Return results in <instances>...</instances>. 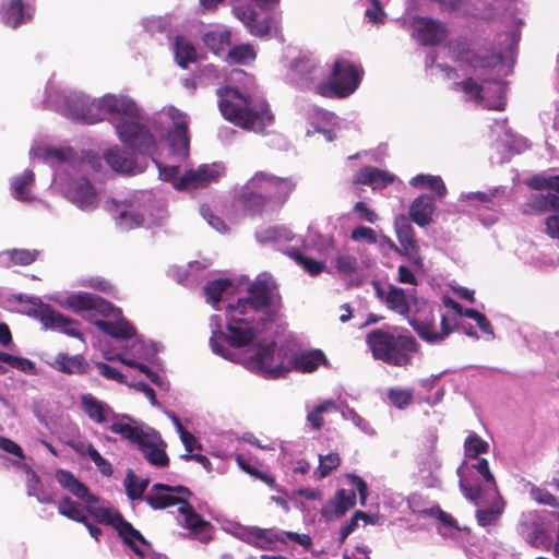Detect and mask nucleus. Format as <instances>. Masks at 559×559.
I'll list each match as a JSON object with an SVG mask.
<instances>
[{
	"label": "nucleus",
	"mask_w": 559,
	"mask_h": 559,
	"mask_svg": "<svg viewBox=\"0 0 559 559\" xmlns=\"http://www.w3.org/2000/svg\"><path fill=\"white\" fill-rule=\"evenodd\" d=\"M559 207V195L548 192L547 194L535 193L527 202L522 204L521 212L524 215L546 213Z\"/></svg>",
	"instance_id": "cd10ccee"
},
{
	"label": "nucleus",
	"mask_w": 559,
	"mask_h": 559,
	"mask_svg": "<svg viewBox=\"0 0 559 559\" xmlns=\"http://www.w3.org/2000/svg\"><path fill=\"white\" fill-rule=\"evenodd\" d=\"M95 326L102 332L116 340H129L135 335V328L124 318L115 322L97 320L94 322Z\"/></svg>",
	"instance_id": "7c9ffc66"
},
{
	"label": "nucleus",
	"mask_w": 559,
	"mask_h": 559,
	"mask_svg": "<svg viewBox=\"0 0 559 559\" xmlns=\"http://www.w3.org/2000/svg\"><path fill=\"white\" fill-rule=\"evenodd\" d=\"M503 60L500 52L491 50L476 51L472 53L466 64L474 70H492Z\"/></svg>",
	"instance_id": "f704fd0d"
},
{
	"label": "nucleus",
	"mask_w": 559,
	"mask_h": 559,
	"mask_svg": "<svg viewBox=\"0 0 559 559\" xmlns=\"http://www.w3.org/2000/svg\"><path fill=\"white\" fill-rule=\"evenodd\" d=\"M67 305L74 312L95 311L103 317H109L116 310L111 302L92 293L72 294L67 298Z\"/></svg>",
	"instance_id": "aec40b11"
},
{
	"label": "nucleus",
	"mask_w": 559,
	"mask_h": 559,
	"mask_svg": "<svg viewBox=\"0 0 559 559\" xmlns=\"http://www.w3.org/2000/svg\"><path fill=\"white\" fill-rule=\"evenodd\" d=\"M234 14L247 27L251 22H257L258 13L249 5H238L234 8Z\"/></svg>",
	"instance_id": "774afa93"
},
{
	"label": "nucleus",
	"mask_w": 559,
	"mask_h": 559,
	"mask_svg": "<svg viewBox=\"0 0 559 559\" xmlns=\"http://www.w3.org/2000/svg\"><path fill=\"white\" fill-rule=\"evenodd\" d=\"M224 173V167L219 164H203L197 169H190L182 175L175 188L177 190L203 188L212 182H216Z\"/></svg>",
	"instance_id": "4468645a"
},
{
	"label": "nucleus",
	"mask_w": 559,
	"mask_h": 559,
	"mask_svg": "<svg viewBox=\"0 0 559 559\" xmlns=\"http://www.w3.org/2000/svg\"><path fill=\"white\" fill-rule=\"evenodd\" d=\"M334 267L342 277H349L359 269L358 259L348 252L338 251L334 259Z\"/></svg>",
	"instance_id": "37998d69"
},
{
	"label": "nucleus",
	"mask_w": 559,
	"mask_h": 559,
	"mask_svg": "<svg viewBox=\"0 0 559 559\" xmlns=\"http://www.w3.org/2000/svg\"><path fill=\"white\" fill-rule=\"evenodd\" d=\"M393 180L394 177L390 173L370 166L361 168L354 177L355 183L367 185L372 189L385 188Z\"/></svg>",
	"instance_id": "c85d7f7f"
},
{
	"label": "nucleus",
	"mask_w": 559,
	"mask_h": 559,
	"mask_svg": "<svg viewBox=\"0 0 559 559\" xmlns=\"http://www.w3.org/2000/svg\"><path fill=\"white\" fill-rule=\"evenodd\" d=\"M504 503L496 501L491 507L478 510L476 513L477 523L483 526H489L498 523L503 513Z\"/></svg>",
	"instance_id": "49530a36"
},
{
	"label": "nucleus",
	"mask_w": 559,
	"mask_h": 559,
	"mask_svg": "<svg viewBox=\"0 0 559 559\" xmlns=\"http://www.w3.org/2000/svg\"><path fill=\"white\" fill-rule=\"evenodd\" d=\"M388 397L395 407L403 409L412 403L413 393L411 390L391 389Z\"/></svg>",
	"instance_id": "4d7b16f0"
},
{
	"label": "nucleus",
	"mask_w": 559,
	"mask_h": 559,
	"mask_svg": "<svg viewBox=\"0 0 559 559\" xmlns=\"http://www.w3.org/2000/svg\"><path fill=\"white\" fill-rule=\"evenodd\" d=\"M372 286L377 297L384 302L390 310L404 317L408 314L409 304L403 288L393 284H389L386 288H384L378 281H373Z\"/></svg>",
	"instance_id": "412c9836"
},
{
	"label": "nucleus",
	"mask_w": 559,
	"mask_h": 559,
	"mask_svg": "<svg viewBox=\"0 0 559 559\" xmlns=\"http://www.w3.org/2000/svg\"><path fill=\"white\" fill-rule=\"evenodd\" d=\"M409 323L419 337L427 343H440L444 341L457 326V320H449L445 314H442L440 318V330H438L433 317L424 320H413Z\"/></svg>",
	"instance_id": "2eb2a0df"
},
{
	"label": "nucleus",
	"mask_w": 559,
	"mask_h": 559,
	"mask_svg": "<svg viewBox=\"0 0 559 559\" xmlns=\"http://www.w3.org/2000/svg\"><path fill=\"white\" fill-rule=\"evenodd\" d=\"M276 342L260 344L254 353L243 359V365L250 371L261 374L266 379L285 378L290 369L281 357L275 356Z\"/></svg>",
	"instance_id": "0eeeda50"
},
{
	"label": "nucleus",
	"mask_w": 559,
	"mask_h": 559,
	"mask_svg": "<svg viewBox=\"0 0 559 559\" xmlns=\"http://www.w3.org/2000/svg\"><path fill=\"white\" fill-rule=\"evenodd\" d=\"M178 512L183 516L181 525L189 531V537L195 538L202 544L212 540L213 525L194 510L189 500L179 507Z\"/></svg>",
	"instance_id": "dca6fc26"
},
{
	"label": "nucleus",
	"mask_w": 559,
	"mask_h": 559,
	"mask_svg": "<svg viewBox=\"0 0 559 559\" xmlns=\"http://www.w3.org/2000/svg\"><path fill=\"white\" fill-rule=\"evenodd\" d=\"M366 343L372 357L394 367H407L413 356L418 352L416 338L405 331L392 326L389 329H373L366 335Z\"/></svg>",
	"instance_id": "20e7f679"
},
{
	"label": "nucleus",
	"mask_w": 559,
	"mask_h": 559,
	"mask_svg": "<svg viewBox=\"0 0 559 559\" xmlns=\"http://www.w3.org/2000/svg\"><path fill=\"white\" fill-rule=\"evenodd\" d=\"M518 532L530 545L534 547H538L539 538L544 535L543 526L536 520H521L518 525Z\"/></svg>",
	"instance_id": "a19ab883"
},
{
	"label": "nucleus",
	"mask_w": 559,
	"mask_h": 559,
	"mask_svg": "<svg viewBox=\"0 0 559 559\" xmlns=\"http://www.w3.org/2000/svg\"><path fill=\"white\" fill-rule=\"evenodd\" d=\"M350 237L355 241L365 240L368 243L377 242V235L374 230L366 226H357L352 230Z\"/></svg>",
	"instance_id": "69168bd1"
},
{
	"label": "nucleus",
	"mask_w": 559,
	"mask_h": 559,
	"mask_svg": "<svg viewBox=\"0 0 559 559\" xmlns=\"http://www.w3.org/2000/svg\"><path fill=\"white\" fill-rule=\"evenodd\" d=\"M67 103L70 115L88 124L102 121L104 115L110 116L120 141L133 152L142 155H153L156 152L155 136L140 122V109L129 96L107 94L97 100L73 96Z\"/></svg>",
	"instance_id": "f257e3e1"
},
{
	"label": "nucleus",
	"mask_w": 559,
	"mask_h": 559,
	"mask_svg": "<svg viewBox=\"0 0 559 559\" xmlns=\"http://www.w3.org/2000/svg\"><path fill=\"white\" fill-rule=\"evenodd\" d=\"M413 36L425 47L442 44L448 37L447 26L439 20L428 16H415L412 20Z\"/></svg>",
	"instance_id": "9b49d317"
},
{
	"label": "nucleus",
	"mask_w": 559,
	"mask_h": 559,
	"mask_svg": "<svg viewBox=\"0 0 559 559\" xmlns=\"http://www.w3.org/2000/svg\"><path fill=\"white\" fill-rule=\"evenodd\" d=\"M34 181L35 175L31 169H26L22 175L14 177L11 183L13 197L19 201H31V188Z\"/></svg>",
	"instance_id": "e433bc0d"
},
{
	"label": "nucleus",
	"mask_w": 559,
	"mask_h": 559,
	"mask_svg": "<svg viewBox=\"0 0 559 559\" xmlns=\"http://www.w3.org/2000/svg\"><path fill=\"white\" fill-rule=\"evenodd\" d=\"M169 116L173 120V128L168 131V141L175 154L186 156L189 153V119L182 111L171 108Z\"/></svg>",
	"instance_id": "f3484780"
},
{
	"label": "nucleus",
	"mask_w": 559,
	"mask_h": 559,
	"mask_svg": "<svg viewBox=\"0 0 559 559\" xmlns=\"http://www.w3.org/2000/svg\"><path fill=\"white\" fill-rule=\"evenodd\" d=\"M191 495L190 489L185 486L156 483L145 495L144 500L153 510H164L174 506L182 507Z\"/></svg>",
	"instance_id": "1a4fd4ad"
},
{
	"label": "nucleus",
	"mask_w": 559,
	"mask_h": 559,
	"mask_svg": "<svg viewBox=\"0 0 559 559\" xmlns=\"http://www.w3.org/2000/svg\"><path fill=\"white\" fill-rule=\"evenodd\" d=\"M68 198L83 210H92L97 205L95 188L86 178L73 181L67 189Z\"/></svg>",
	"instance_id": "393cba45"
},
{
	"label": "nucleus",
	"mask_w": 559,
	"mask_h": 559,
	"mask_svg": "<svg viewBox=\"0 0 559 559\" xmlns=\"http://www.w3.org/2000/svg\"><path fill=\"white\" fill-rule=\"evenodd\" d=\"M34 9L31 5L25 7L22 0H12L5 7L2 19L8 26L16 28L21 24L31 21Z\"/></svg>",
	"instance_id": "c756f323"
},
{
	"label": "nucleus",
	"mask_w": 559,
	"mask_h": 559,
	"mask_svg": "<svg viewBox=\"0 0 559 559\" xmlns=\"http://www.w3.org/2000/svg\"><path fill=\"white\" fill-rule=\"evenodd\" d=\"M87 456L94 462V464L97 466L102 475H112L114 471L111 464L109 463V461L103 457L102 454L95 448H90V454Z\"/></svg>",
	"instance_id": "e2e57ef3"
},
{
	"label": "nucleus",
	"mask_w": 559,
	"mask_h": 559,
	"mask_svg": "<svg viewBox=\"0 0 559 559\" xmlns=\"http://www.w3.org/2000/svg\"><path fill=\"white\" fill-rule=\"evenodd\" d=\"M257 59V51L250 44H240L233 46L227 56L226 62L229 66L240 64L247 66Z\"/></svg>",
	"instance_id": "4c0bfd02"
},
{
	"label": "nucleus",
	"mask_w": 559,
	"mask_h": 559,
	"mask_svg": "<svg viewBox=\"0 0 559 559\" xmlns=\"http://www.w3.org/2000/svg\"><path fill=\"white\" fill-rule=\"evenodd\" d=\"M489 444L481 439L478 435H469L464 442L465 456L469 459H477L479 454L487 453Z\"/></svg>",
	"instance_id": "3c124183"
},
{
	"label": "nucleus",
	"mask_w": 559,
	"mask_h": 559,
	"mask_svg": "<svg viewBox=\"0 0 559 559\" xmlns=\"http://www.w3.org/2000/svg\"><path fill=\"white\" fill-rule=\"evenodd\" d=\"M7 254L12 264L26 266L37 260L39 251L36 249H11L7 251Z\"/></svg>",
	"instance_id": "603ef678"
},
{
	"label": "nucleus",
	"mask_w": 559,
	"mask_h": 559,
	"mask_svg": "<svg viewBox=\"0 0 559 559\" xmlns=\"http://www.w3.org/2000/svg\"><path fill=\"white\" fill-rule=\"evenodd\" d=\"M104 158L110 168L117 173L131 174L135 167V159L118 146L107 150Z\"/></svg>",
	"instance_id": "473e14b6"
},
{
	"label": "nucleus",
	"mask_w": 559,
	"mask_h": 559,
	"mask_svg": "<svg viewBox=\"0 0 559 559\" xmlns=\"http://www.w3.org/2000/svg\"><path fill=\"white\" fill-rule=\"evenodd\" d=\"M341 464V456L337 452H331L326 455H319V466L316 472L318 479L328 477Z\"/></svg>",
	"instance_id": "8fccbe9b"
},
{
	"label": "nucleus",
	"mask_w": 559,
	"mask_h": 559,
	"mask_svg": "<svg viewBox=\"0 0 559 559\" xmlns=\"http://www.w3.org/2000/svg\"><path fill=\"white\" fill-rule=\"evenodd\" d=\"M360 520L368 521L369 520V514L364 512V511L357 510V511L354 512V514L352 515L349 521L346 522L341 527L340 536H338V542L341 544H343L346 540V538L357 528L358 522Z\"/></svg>",
	"instance_id": "864d4df0"
},
{
	"label": "nucleus",
	"mask_w": 559,
	"mask_h": 559,
	"mask_svg": "<svg viewBox=\"0 0 559 559\" xmlns=\"http://www.w3.org/2000/svg\"><path fill=\"white\" fill-rule=\"evenodd\" d=\"M321 365H328V359L321 349H311L296 354L290 360L289 369L302 373H311Z\"/></svg>",
	"instance_id": "bb28decb"
},
{
	"label": "nucleus",
	"mask_w": 559,
	"mask_h": 559,
	"mask_svg": "<svg viewBox=\"0 0 559 559\" xmlns=\"http://www.w3.org/2000/svg\"><path fill=\"white\" fill-rule=\"evenodd\" d=\"M52 366L55 369L69 374L84 373L87 368V362L82 355L69 356L68 354L59 353Z\"/></svg>",
	"instance_id": "c9c22d12"
},
{
	"label": "nucleus",
	"mask_w": 559,
	"mask_h": 559,
	"mask_svg": "<svg viewBox=\"0 0 559 559\" xmlns=\"http://www.w3.org/2000/svg\"><path fill=\"white\" fill-rule=\"evenodd\" d=\"M288 255L311 276L321 274L325 269L322 261L306 257L298 249L289 250Z\"/></svg>",
	"instance_id": "c03bdc74"
},
{
	"label": "nucleus",
	"mask_w": 559,
	"mask_h": 559,
	"mask_svg": "<svg viewBox=\"0 0 559 559\" xmlns=\"http://www.w3.org/2000/svg\"><path fill=\"white\" fill-rule=\"evenodd\" d=\"M91 513L97 522L112 526L118 536L136 556L144 557V552L136 545V542L142 545H150V543L118 510L98 507L92 510Z\"/></svg>",
	"instance_id": "6e6552de"
},
{
	"label": "nucleus",
	"mask_w": 559,
	"mask_h": 559,
	"mask_svg": "<svg viewBox=\"0 0 559 559\" xmlns=\"http://www.w3.org/2000/svg\"><path fill=\"white\" fill-rule=\"evenodd\" d=\"M126 492L130 500H141L144 499V491L139 486L136 481V477L134 473L130 469L127 473L126 477Z\"/></svg>",
	"instance_id": "052dcab7"
},
{
	"label": "nucleus",
	"mask_w": 559,
	"mask_h": 559,
	"mask_svg": "<svg viewBox=\"0 0 559 559\" xmlns=\"http://www.w3.org/2000/svg\"><path fill=\"white\" fill-rule=\"evenodd\" d=\"M319 62L311 53H300L292 62L293 72L301 80L313 82L318 79Z\"/></svg>",
	"instance_id": "2f4dec72"
},
{
	"label": "nucleus",
	"mask_w": 559,
	"mask_h": 559,
	"mask_svg": "<svg viewBox=\"0 0 559 559\" xmlns=\"http://www.w3.org/2000/svg\"><path fill=\"white\" fill-rule=\"evenodd\" d=\"M95 366L98 369V372L104 378H106L108 380H114V381H117V382L123 383V384L127 383L126 376L122 372H120L118 369H116L115 367H111L110 365H108L106 362H102V361L96 362Z\"/></svg>",
	"instance_id": "680f3d73"
},
{
	"label": "nucleus",
	"mask_w": 559,
	"mask_h": 559,
	"mask_svg": "<svg viewBox=\"0 0 559 559\" xmlns=\"http://www.w3.org/2000/svg\"><path fill=\"white\" fill-rule=\"evenodd\" d=\"M175 58L179 67L187 69L189 63L197 60L194 46L183 36L175 38Z\"/></svg>",
	"instance_id": "58836bf2"
},
{
	"label": "nucleus",
	"mask_w": 559,
	"mask_h": 559,
	"mask_svg": "<svg viewBox=\"0 0 559 559\" xmlns=\"http://www.w3.org/2000/svg\"><path fill=\"white\" fill-rule=\"evenodd\" d=\"M347 479L349 480L350 485L354 486L359 495V501L361 506L366 504L367 497H368V485L367 483L358 475L356 474H348Z\"/></svg>",
	"instance_id": "338daca9"
},
{
	"label": "nucleus",
	"mask_w": 559,
	"mask_h": 559,
	"mask_svg": "<svg viewBox=\"0 0 559 559\" xmlns=\"http://www.w3.org/2000/svg\"><path fill=\"white\" fill-rule=\"evenodd\" d=\"M364 69L347 58L334 60L329 79L316 86V93L325 98H346L360 85Z\"/></svg>",
	"instance_id": "39448f33"
},
{
	"label": "nucleus",
	"mask_w": 559,
	"mask_h": 559,
	"mask_svg": "<svg viewBox=\"0 0 559 559\" xmlns=\"http://www.w3.org/2000/svg\"><path fill=\"white\" fill-rule=\"evenodd\" d=\"M335 408L336 403L333 400L323 401L308 413L306 418L308 425L314 430H320L324 426L323 413Z\"/></svg>",
	"instance_id": "de8ad7c7"
},
{
	"label": "nucleus",
	"mask_w": 559,
	"mask_h": 559,
	"mask_svg": "<svg viewBox=\"0 0 559 559\" xmlns=\"http://www.w3.org/2000/svg\"><path fill=\"white\" fill-rule=\"evenodd\" d=\"M118 223L126 229H133L143 225L144 216L139 212L122 211L118 215Z\"/></svg>",
	"instance_id": "bf43d9fd"
},
{
	"label": "nucleus",
	"mask_w": 559,
	"mask_h": 559,
	"mask_svg": "<svg viewBox=\"0 0 559 559\" xmlns=\"http://www.w3.org/2000/svg\"><path fill=\"white\" fill-rule=\"evenodd\" d=\"M394 228L400 247L394 243L391 247L401 255L407 257L414 265L421 267L424 262L420 255V248L409 218L404 214L397 215L394 219Z\"/></svg>",
	"instance_id": "9d476101"
},
{
	"label": "nucleus",
	"mask_w": 559,
	"mask_h": 559,
	"mask_svg": "<svg viewBox=\"0 0 559 559\" xmlns=\"http://www.w3.org/2000/svg\"><path fill=\"white\" fill-rule=\"evenodd\" d=\"M231 285L227 278H218L209 282L204 288V295L207 302L216 305L221 301L223 293Z\"/></svg>",
	"instance_id": "09e8293b"
},
{
	"label": "nucleus",
	"mask_w": 559,
	"mask_h": 559,
	"mask_svg": "<svg viewBox=\"0 0 559 559\" xmlns=\"http://www.w3.org/2000/svg\"><path fill=\"white\" fill-rule=\"evenodd\" d=\"M218 107L223 117L235 126L255 133H263L273 124L274 115L264 99L242 95L238 90H217Z\"/></svg>",
	"instance_id": "f03ea898"
},
{
	"label": "nucleus",
	"mask_w": 559,
	"mask_h": 559,
	"mask_svg": "<svg viewBox=\"0 0 559 559\" xmlns=\"http://www.w3.org/2000/svg\"><path fill=\"white\" fill-rule=\"evenodd\" d=\"M55 479L59 486L86 503H96L98 497L93 495L88 487L82 483L72 472L58 468L55 472Z\"/></svg>",
	"instance_id": "4be33fe9"
},
{
	"label": "nucleus",
	"mask_w": 559,
	"mask_h": 559,
	"mask_svg": "<svg viewBox=\"0 0 559 559\" xmlns=\"http://www.w3.org/2000/svg\"><path fill=\"white\" fill-rule=\"evenodd\" d=\"M138 448L151 465L155 467H166L169 465V457L165 451L166 443L154 429L146 431Z\"/></svg>",
	"instance_id": "a211bd4d"
},
{
	"label": "nucleus",
	"mask_w": 559,
	"mask_h": 559,
	"mask_svg": "<svg viewBox=\"0 0 559 559\" xmlns=\"http://www.w3.org/2000/svg\"><path fill=\"white\" fill-rule=\"evenodd\" d=\"M531 498L538 504H544L552 508H559L557 498L544 488L532 486L530 489Z\"/></svg>",
	"instance_id": "6e6d98bb"
},
{
	"label": "nucleus",
	"mask_w": 559,
	"mask_h": 559,
	"mask_svg": "<svg viewBox=\"0 0 559 559\" xmlns=\"http://www.w3.org/2000/svg\"><path fill=\"white\" fill-rule=\"evenodd\" d=\"M450 50L459 61L466 64L475 49L471 48V45L466 39H457L451 43Z\"/></svg>",
	"instance_id": "13d9d810"
},
{
	"label": "nucleus",
	"mask_w": 559,
	"mask_h": 559,
	"mask_svg": "<svg viewBox=\"0 0 559 559\" xmlns=\"http://www.w3.org/2000/svg\"><path fill=\"white\" fill-rule=\"evenodd\" d=\"M205 46L213 51L215 55H219L226 45L230 43L229 31H212L207 32L203 36Z\"/></svg>",
	"instance_id": "a18cd8bd"
},
{
	"label": "nucleus",
	"mask_w": 559,
	"mask_h": 559,
	"mask_svg": "<svg viewBox=\"0 0 559 559\" xmlns=\"http://www.w3.org/2000/svg\"><path fill=\"white\" fill-rule=\"evenodd\" d=\"M121 418L127 419L129 423L114 421L109 426V430L138 445L147 430L130 425V423H134V420L128 415H122Z\"/></svg>",
	"instance_id": "72a5a7b5"
},
{
	"label": "nucleus",
	"mask_w": 559,
	"mask_h": 559,
	"mask_svg": "<svg viewBox=\"0 0 559 559\" xmlns=\"http://www.w3.org/2000/svg\"><path fill=\"white\" fill-rule=\"evenodd\" d=\"M409 185L415 188L430 189V190L435 191V193L439 198H443L448 192L443 180L439 176L417 175L411 179Z\"/></svg>",
	"instance_id": "ea45409f"
},
{
	"label": "nucleus",
	"mask_w": 559,
	"mask_h": 559,
	"mask_svg": "<svg viewBox=\"0 0 559 559\" xmlns=\"http://www.w3.org/2000/svg\"><path fill=\"white\" fill-rule=\"evenodd\" d=\"M226 330L228 334L219 330L214 331L210 337V345L215 354L234 361L235 354L223 344L226 343L233 348H243L249 346L257 338V330L253 326L257 321L236 320L234 317L235 309L228 305L226 307Z\"/></svg>",
	"instance_id": "423d86ee"
},
{
	"label": "nucleus",
	"mask_w": 559,
	"mask_h": 559,
	"mask_svg": "<svg viewBox=\"0 0 559 559\" xmlns=\"http://www.w3.org/2000/svg\"><path fill=\"white\" fill-rule=\"evenodd\" d=\"M254 176L269 202L277 206H282L288 200L296 186L289 177H278L266 171H257Z\"/></svg>",
	"instance_id": "ddd939ff"
},
{
	"label": "nucleus",
	"mask_w": 559,
	"mask_h": 559,
	"mask_svg": "<svg viewBox=\"0 0 559 559\" xmlns=\"http://www.w3.org/2000/svg\"><path fill=\"white\" fill-rule=\"evenodd\" d=\"M355 504L356 493L354 490L338 489L322 508L321 514L328 521L337 520L343 518Z\"/></svg>",
	"instance_id": "5701e85b"
},
{
	"label": "nucleus",
	"mask_w": 559,
	"mask_h": 559,
	"mask_svg": "<svg viewBox=\"0 0 559 559\" xmlns=\"http://www.w3.org/2000/svg\"><path fill=\"white\" fill-rule=\"evenodd\" d=\"M247 28H248L249 33L253 36H257V37L266 36V35H269V33L271 31V19L264 17V19L259 20L257 17V22H251L247 26Z\"/></svg>",
	"instance_id": "0e129e2a"
},
{
	"label": "nucleus",
	"mask_w": 559,
	"mask_h": 559,
	"mask_svg": "<svg viewBox=\"0 0 559 559\" xmlns=\"http://www.w3.org/2000/svg\"><path fill=\"white\" fill-rule=\"evenodd\" d=\"M36 312L45 328L59 329L64 334L80 338L84 342L83 334L78 330L79 323L75 320L53 310L50 306L44 304H40Z\"/></svg>",
	"instance_id": "6ab92c4d"
},
{
	"label": "nucleus",
	"mask_w": 559,
	"mask_h": 559,
	"mask_svg": "<svg viewBox=\"0 0 559 559\" xmlns=\"http://www.w3.org/2000/svg\"><path fill=\"white\" fill-rule=\"evenodd\" d=\"M228 306L235 309L236 320L257 321V324L265 326L275 321L283 304L277 284L272 278L258 277L247 287L246 297Z\"/></svg>",
	"instance_id": "7ed1b4c3"
},
{
	"label": "nucleus",
	"mask_w": 559,
	"mask_h": 559,
	"mask_svg": "<svg viewBox=\"0 0 559 559\" xmlns=\"http://www.w3.org/2000/svg\"><path fill=\"white\" fill-rule=\"evenodd\" d=\"M80 401L82 411L96 424H105L120 417L107 403L97 400L90 393L82 394Z\"/></svg>",
	"instance_id": "b1692460"
},
{
	"label": "nucleus",
	"mask_w": 559,
	"mask_h": 559,
	"mask_svg": "<svg viewBox=\"0 0 559 559\" xmlns=\"http://www.w3.org/2000/svg\"><path fill=\"white\" fill-rule=\"evenodd\" d=\"M435 212V198L429 194H420L409 206V219L420 227H425L432 222Z\"/></svg>",
	"instance_id": "a878e982"
},
{
	"label": "nucleus",
	"mask_w": 559,
	"mask_h": 559,
	"mask_svg": "<svg viewBox=\"0 0 559 559\" xmlns=\"http://www.w3.org/2000/svg\"><path fill=\"white\" fill-rule=\"evenodd\" d=\"M455 88H460L466 95L469 96L471 99H475L478 102L483 100V86L479 85L473 78H467L461 82L454 84Z\"/></svg>",
	"instance_id": "5fc2aeb1"
},
{
	"label": "nucleus",
	"mask_w": 559,
	"mask_h": 559,
	"mask_svg": "<svg viewBox=\"0 0 559 559\" xmlns=\"http://www.w3.org/2000/svg\"><path fill=\"white\" fill-rule=\"evenodd\" d=\"M236 203L248 216L261 215L270 204L254 175L241 187Z\"/></svg>",
	"instance_id": "f8f14e48"
},
{
	"label": "nucleus",
	"mask_w": 559,
	"mask_h": 559,
	"mask_svg": "<svg viewBox=\"0 0 559 559\" xmlns=\"http://www.w3.org/2000/svg\"><path fill=\"white\" fill-rule=\"evenodd\" d=\"M59 514L79 523L87 522V516L84 514L80 503L73 501L69 496H63L58 501Z\"/></svg>",
	"instance_id": "79ce46f5"
}]
</instances>
